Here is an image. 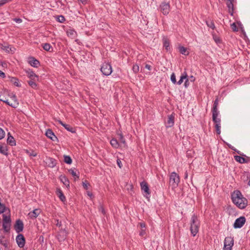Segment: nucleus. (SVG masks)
Instances as JSON below:
<instances>
[{
    "mask_svg": "<svg viewBox=\"0 0 250 250\" xmlns=\"http://www.w3.org/2000/svg\"><path fill=\"white\" fill-rule=\"evenodd\" d=\"M231 199L233 203L241 209L245 208L247 206V199L243 197L241 192L239 190L233 192L231 195Z\"/></svg>",
    "mask_w": 250,
    "mask_h": 250,
    "instance_id": "obj_1",
    "label": "nucleus"
},
{
    "mask_svg": "<svg viewBox=\"0 0 250 250\" xmlns=\"http://www.w3.org/2000/svg\"><path fill=\"white\" fill-rule=\"evenodd\" d=\"M200 227V222L197 217L194 214L193 215L191 218L190 230L193 236H195L198 232Z\"/></svg>",
    "mask_w": 250,
    "mask_h": 250,
    "instance_id": "obj_2",
    "label": "nucleus"
},
{
    "mask_svg": "<svg viewBox=\"0 0 250 250\" xmlns=\"http://www.w3.org/2000/svg\"><path fill=\"white\" fill-rule=\"evenodd\" d=\"M180 182L179 175L175 172H172L169 177V185L172 188H176Z\"/></svg>",
    "mask_w": 250,
    "mask_h": 250,
    "instance_id": "obj_3",
    "label": "nucleus"
},
{
    "mask_svg": "<svg viewBox=\"0 0 250 250\" xmlns=\"http://www.w3.org/2000/svg\"><path fill=\"white\" fill-rule=\"evenodd\" d=\"M101 71L103 75L109 76L112 72L111 65L108 63H104L101 68Z\"/></svg>",
    "mask_w": 250,
    "mask_h": 250,
    "instance_id": "obj_4",
    "label": "nucleus"
},
{
    "mask_svg": "<svg viewBox=\"0 0 250 250\" xmlns=\"http://www.w3.org/2000/svg\"><path fill=\"white\" fill-rule=\"evenodd\" d=\"M234 245V240L231 237H227L224 240V250H231Z\"/></svg>",
    "mask_w": 250,
    "mask_h": 250,
    "instance_id": "obj_5",
    "label": "nucleus"
},
{
    "mask_svg": "<svg viewBox=\"0 0 250 250\" xmlns=\"http://www.w3.org/2000/svg\"><path fill=\"white\" fill-rule=\"evenodd\" d=\"M140 186L142 191L144 192V195L147 198H149L150 192L147 183L143 181L140 183Z\"/></svg>",
    "mask_w": 250,
    "mask_h": 250,
    "instance_id": "obj_6",
    "label": "nucleus"
},
{
    "mask_svg": "<svg viewBox=\"0 0 250 250\" xmlns=\"http://www.w3.org/2000/svg\"><path fill=\"white\" fill-rule=\"evenodd\" d=\"M246 222V218L244 216H241L236 219L235 221L233 227L235 229L242 228Z\"/></svg>",
    "mask_w": 250,
    "mask_h": 250,
    "instance_id": "obj_7",
    "label": "nucleus"
},
{
    "mask_svg": "<svg viewBox=\"0 0 250 250\" xmlns=\"http://www.w3.org/2000/svg\"><path fill=\"white\" fill-rule=\"evenodd\" d=\"M160 9L164 15H167L170 11V5L169 2H162L160 6Z\"/></svg>",
    "mask_w": 250,
    "mask_h": 250,
    "instance_id": "obj_8",
    "label": "nucleus"
},
{
    "mask_svg": "<svg viewBox=\"0 0 250 250\" xmlns=\"http://www.w3.org/2000/svg\"><path fill=\"white\" fill-rule=\"evenodd\" d=\"M212 121L215 124V128L217 134L219 135L221 133V118L219 117L212 118Z\"/></svg>",
    "mask_w": 250,
    "mask_h": 250,
    "instance_id": "obj_9",
    "label": "nucleus"
},
{
    "mask_svg": "<svg viewBox=\"0 0 250 250\" xmlns=\"http://www.w3.org/2000/svg\"><path fill=\"white\" fill-rule=\"evenodd\" d=\"M16 240L17 243L20 248H21L24 246L25 240L22 234H18L16 237Z\"/></svg>",
    "mask_w": 250,
    "mask_h": 250,
    "instance_id": "obj_10",
    "label": "nucleus"
},
{
    "mask_svg": "<svg viewBox=\"0 0 250 250\" xmlns=\"http://www.w3.org/2000/svg\"><path fill=\"white\" fill-rule=\"evenodd\" d=\"M14 228L17 233L21 232L23 229V222L20 220H17Z\"/></svg>",
    "mask_w": 250,
    "mask_h": 250,
    "instance_id": "obj_11",
    "label": "nucleus"
},
{
    "mask_svg": "<svg viewBox=\"0 0 250 250\" xmlns=\"http://www.w3.org/2000/svg\"><path fill=\"white\" fill-rule=\"evenodd\" d=\"M27 76L31 79L34 81H38L39 80L38 76L31 70L28 69L25 70Z\"/></svg>",
    "mask_w": 250,
    "mask_h": 250,
    "instance_id": "obj_12",
    "label": "nucleus"
},
{
    "mask_svg": "<svg viewBox=\"0 0 250 250\" xmlns=\"http://www.w3.org/2000/svg\"><path fill=\"white\" fill-rule=\"evenodd\" d=\"M28 62L32 66L34 67H38L40 65L39 61L33 57L28 58Z\"/></svg>",
    "mask_w": 250,
    "mask_h": 250,
    "instance_id": "obj_13",
    "label": "nucleus"
},
{
    "mask_svg": "<svg viewBox=\"0 0 250 250\" xmlns=\"http://www.w3.org/2000/svg\"><path fill=\"white\" fill-rule=\"evenodd\" d=\"M163 44L164 47L165 48V49L167 51H170V41L169 39L166 37H164L163 38Z\"/></svg>",
    "mask_w": 250,
    "mask_h": 250,
    "instance_id": "obj_14",
    "label": "nucleus"
},
{
    "mask_svg": "<svg viewBox=\"0 0 250 250\" xmlns=\"http://www.w3.org/2000/svg\"><path fill=\"white\" fill-rule=\"evenodd\" d=\"M1 48L8 53H13L16 50L15 47L8 44H2Z\"/></svg>",
    "mask_w": 250,
    "mask_h": 250,
    "instance_id": "obj_15",
    "label": "nucleus"
},
{
    "mask_svg": "<svg viewBox=\"0 0 250 250\" xmlns=\"http://www.w3.org/2000/svg\"><path fill=\"white\" fill-rule=\"evenodd\" d=\"M46 164L49 167L52 168L56 166L57 163L55 159L48 157L46 159Z\"/></svg>",
    "mask_w": 250,
    "mask_h": 250,
    "instance_id": "obj_16",
    "label": "nucleus"
},
{
    "mask_svg": "<svg viewBox=\"0 0 250 250\" xmlns=\"http://www.w3.org/2000/svg\"><path fill=\"white\" fill-rule=\"evenodd\" d=\"M45 135L48 138H50L53 141H55L56 140H57V138L55 135L54 132L52 131V130L50 129H48L46 130Z\"/></svg>",
    "mask_w": 250,
    "mask_h": 250,
    "instance_id": "obj_17",
    "label": "nucleus"
},
{
    "mask_svg": "<svg viewBox=\"0 0 250 250\" xmlns=\"http://www.w3.org/2000/svg\"><path fill=\"white\" fill-rule=\"evenodd\" d=\"M10 98L12 101V102L11 103L10 106L12 107L16 108L19 105V102L17 99V97L15 95L12 94L10 95Z\"/></svg>",
    "mask_w": 250,
    "mask_h": 250,
    "instance_id": "obj_18",
    "label": "nucleus"
},
{
    "mask_svg": "<svg viewBox=\"0 0 250 250\" xmlns=\"http://www.w3.org/2000/svg\"><path fill=\"white\" fill-rule=\"evenodd\" d=\"M41 213V210L39 209H35L32 211L28 213V215L31 218H36Z\"/></svg>",
    "mask_w": 250,
    "mask_h": 250,
    "instance_id": "obj_19",
    "label": "nucleus"
},
{
    "mask_svg": "<svg viewBox=\"0 0 250 250\" xmlns=\"http://www.w3.org/2000/svg\"><path fill=\"white\" fill-rule=\"evenodd\" d=\"M174 117L172 115H169L168 116L167 120L166 122V127H172L174 125Z\"/></svg>",
    "mask_w": 250,
    "mask_h": 250,
    "instance_id": "obj_20",
    "label": "nucleus"
},
{
    "mask_svg": "<svg viewBox=\"0 0 250 250\" xmlns=\"http://www.w3.org/2000/svg\"><path fill=\"white\" fill-rule=\"evenodd\" d=\"M61 181L67 188H69V181L64 175H61L60 177Z\"/></svg>",
    "mask_w": 250,
    "mask_h": 250,
    "instance_id": "obj_21",
    "label": "nucleus"
},
{
    "mask_svg": "<svg viewBox=\"0 0 250 250\" xmlns=\"http://www.w3.org/2000/svg\"><path fill=\"white\" fill-rule=\"evenodd\" d=\"M57 196L59 197L60 199L62 202H64L66 200L65 197L62 191L60 188H58L56 191Z\"/></svg>",
    "mask_w": 250,
    "mask_h": 250,
    "instance_id": "obj_22",
    "label": "nucleus"
},
{
    "mask_svg": "<svg viewBox=\"0 0 250 250\" xmlns=\"http://www.w3.org/2000/svg\"><path fill=\"white\" fill-rule=\"evenodd\" d=\"M7 141V143L9 144L11 146H14L16 145L15 139L14 137L10 135V133H8V138Z\"/></svg>",
    "mask_w": 250,
    "mask_h": 250,
    "instance_id": "obj_23",
    "label": "nucleus"
},
{
    "mask_svg": "<svg viewBox=\"0 0 250 250\" xmlns=\"http://www.w3.org/2000/svg\"><path fill=\"white\" fill-rule=\"evenodd\" d=\"M234 159L236 161H237L241 164L248 163V161L246 159H245L240 156H238V155L235 156Z\"/></svg>",
    "mask_w": 250,
    "mask_h": 250,
    "instance_id": "obj_24",
    "label": "nucleus"
},
{
    "mask_svg": "<svg viewBox=\"0 0 250 250\" xmlns=\"http://www.w3.org/2000/svg\"><path fill=\"white\" fill-rule=\"evenodd\" d=\"M187 77H188V75H187V72L186 71L184 72L182 74V75L180 77V80L178 82H177L176 83H177L179 85L183 83V81L184 80H185L186 79H187Z\"/></svg>",
    "mask_w": 250,
    "mask_h": 250,
    "instance_id": "obj_25",
    "label": "nucleus"
},
{
    "mask_svg": "<svg viewBox=\"0 0 250 250\" xmlns=\"http://www.w3.org/2000/svg\"><path fill=\"white\" fill-rule=\"evenodd\" d=\"M68 171L75 179H79V176L75 168H71L68 170Z\"/></svg>",
    "mask_w": 250,
    "mask_h": 250,
    "instance_id": "obj_26",
    "label": "nucleus"
},
{
    "mask_svg": "<svg viewBox=\"0 0 250 250\" xmlns=\"http://www.w3.org/2000/svg\"><path fill=\"white\" fill-rule=\"evenodd\" d=\"M110 144L113 147L117 148L120 146V144L116 139H112L110 141Z\"/></svg>",
    "mask_w": 250,
    "mask_h": 250,
    "instance_id": "obj_27",
    "label": "nucleus"
},
{
    "mask_svg": "<svg viewBox=\"0 0 250 250\" xmlns=\"http://www.w3.org/2000/svg\"><path fill=\"white\" fill-rule=\"evenodd\" d=\"M179 52L183 55L187 56L189 54V52L188 51L187 48L184 46H179Z\"/></svg>",
    "mask_w": 250,
    "mask_h": 250,
    "instance_id": "obj_28",
    "label": "nucleus"
},
{
    "mask_svg": "<svg viewBox=\"0 0 250 250\" xmlns=\"http://www.w3.org/2000/svg\"><path fill=\"white\" fill-rule=\"evenodd\" d=\"M42 46L44 50L47 51H51L50 49H53L51 45L48 43H45L42 44Z\"/></svg>",
    "mask_w": 250,
    "mask_h": 250,
    "instance_id": "obj_29",
    "label": "nucleus"
},
{
    "mask_svg": "<svg viewBox=\"0 0 250 250\" xmlns=\"http://www.w3.org/2000/svg\"><path fill=\"white\" fill-rule=\"evenodd\" d=\"M66 33L68 36L71 38H74L76 34V32L72 29L68 30L66 32Z\"/></svg>",
    "mask_w": 250,
    "mask_h": 250,
    "instance_id": "obj_30",
    "label": "nucleus"
},
{
    "mask_svg": "<svg viewBox=\"0 0 250 250\" xmlns=\"http://www.w3.org/2000/svg\"><path fill=\"white\" fill-rule=\"evenodd\" d=\"M64 162L67 164H71L72 162V159L69 156L64 155Z\"/></svg>",
    "mask_w": 250,
    "mask_h": 250,
    "instance_id": "obj_31",
    "label": "nucleus"
},
{
    "mask_svg": "<svg viewBox=\"0 0 250 250\" xmlns=\"http://www.w3.org/2000/svg\"><path fill=\"white\" fill-rule=\"evenodd\" d=\"M36 81L31 80L28 81V84L33 88L36 89L37 87V84L35 83Z\"/></svg>",
    "mask_w": 250,
    "mask_h": 250,
    "instance_id": "obj_32",
    "label": "nucleus"
},
{
    "mask_svg": "<svg viewBox=\"0 0 250 250\" xmlns=\"http://www.w3.org/2000/svg\"><path fill=\"white\" fill-rule=\"evenodd\" d=\"M10 223H2V227L5 231L8 232L10 229Z\"/></svg>",
    "mask_w": 250,
    "mask_h": 250,
    "instance_id": "obj_33",
    "label": "nucleus"
},
{
    "mask_svg": "<svg viewBox=\"0 0 250 250\" xmlns=\"http://www.w3.org/2000/svg\"><path fill=\"white\" fill-rule=\"evenodd\" d=\"M212 118H215V117H219V111L218 110L217 108L212 109Z\"/></svg>",
    "mask_w": 250,
    "mask_h": 250,
    "instance_id": "obj_34",
    "label": "nucleus"
},
{
    "mask_svg": "<svg viewBox=\"0 0 250 250\" xmlns=\"http://www.w3.org/2000/svg\"><path fill=\"white\" fill-rule=\"evenodd\" d=\"M63 127L67 130H68V131H70L71 132H72V133L75 132V129L73 127H72L71 126L65 124V125L63 126Z\"/></svg>",
    "mask_w": 250,
    "mask_h": 250,
    "instance_id": "obj_35",
    "label": "nucleus"
},
{
    "mask_svg": "<svg viewBox=\"0 0 250 250\" xmlns=\"http://www.w3.org/2000/svg\"><path fill=\"white\" fill-rule=\"evenodd\" d=\"M3 223H11V219L9 216L3 215Z\"/></svg>",
    "mask_w": 250,
    "mask_h": 250,
    "instance_id": "obj_36",
    "label": "nucleus"
},
{
    "mask_svg": "<svg viewBox=\"0 0 250 250\" xmlns=\"http://www.w3.org/2000/svg\"><path fill=\"white\" fill-rule=\"evenodd\" d=\"M119 137H120L119 141H120V143L122 144L124 146H126V144L125 140V139L124 138L123 135L121 134L119 135Z\"/></svg>",
    "mask_w": 250,
    "mask_h": 250,
    "instance_id": "obj_37",
    "label": "nucleus"
},
{
    "mask_svg": "<svg viewBox=\"0 0 250 250\" xmlns=\"http://www.w3.org/2000/svg\"><path fill=\"white\" fill-rule=\"evenodd\" d=\"M26 153L30 156L35 157L37 155V153L33 150H26Z\"/></svg>",
    "mask_w": 250,
    "mask_h": 250,
    "instance_id": "obj_38",
    "label": "nucleus"
},
{
    "mask_svg": "<svg viewBox=\"0 0 250 250\" xmlns=\"http://www.w3.org/2000/svg\"><path fill=\"white\" fill-rule=\"evenodd\" d=\"M206 23L208 27L211 28L212 29H214L215 27L214 22L211 21H207Z\"/></svg>",
    "mask_w": 250,
    "mask_h": 250,
    "instance_id": "obj_39",
    "label": "nucleus"
},
{
    "mask_svg": "<svg viewBox=\"0 0 250 250\" xmlns=\"http://www.w3.org/2000/svg\"><path fill=\"white\" fill-rule=\"evenodd\" d=\"M11 82L17 86L19 87L21 86L18 79L15 78H13L11 79Z\"/></svg>",
    "mask_w": 250,
    "mask_h": 250,
    "instance_id": "obj_40",
    "label": "nucleus"
},
{
    "mask_svg": "<svg viewBox=\"0 0 250 250\" xmlns=\"http://www.w3.org/2000/svg\"><path fill=\"white\" fill-rule=\"evenodd\" d=\"M132 70L135 73H137L139 71V66L137 64H134L132 67Z\"/></svg>",
    "mask_w": 250,
    "mask_h": 250,
    "instance_id": "obj_41",
    "label": "nucleus"
},
{
    "mask_svg": "<svg viewBox=\"0 0 250 250\" xmlns=\"http://www.w3.org/2000/svg\"><path fill=\"white\" fill-rule=\"evenodd\" d=\"M170 79L171 82L174 83L175 84L177 83L176 80V76L174 73H172V74L171 75Z\"/></svg>",
    "mask_w": 250,
    "mask_h": 250,
    "instance_id": "obj_42",
    "label": "nucleus"
},
{
    "mask_svg": "<svg viewBox=\"0 0 250 250\" xmlns=\"http://www.w3.org/2000/svg\"><path fill=\"white\" fill-rule=\"evenodd\" d=\"M83 186L84 189H87L90 186L89 183L87 181H84L83 182Z\"/></svg>",
    "mask_w": 250,
    "mask_h": 250,
    "instance_id": "obj_43",
    "label": "nucleus"
},
{
    "mask_svg": "<svg viewBox=\"0 0 250 250\" xmlns=\"http://www.w3.org/2000/svg\"><path fill=\"white\" fill-rule=\"evenodd\" d=\"M0 153H1V154H6L7 153H6V150L5 149V148L0 145Z\"/></svg>",
    "mask_w": 250,
    "mask_h": 250,
    "instance_id": "obj_44",
    "label": "nucleus"
},
{
    "mask_svg": "<svg viewBox=\"0 0 250 250\" xmlns=\"http://www.w3.org/2000/svg\"><path fill=\"white\" fill-rule=\"evenodd\" d=\"M230 26H231L232 30L233 31L236 32V31H238V28H237V26L235 23H233L231 24Z\"/></svg>",
    "mask_w": 250,
    "mask_h": 250,
    "instance_id": "obj_45",
    "label": "nucleus"
},
{
    "mask_svg": "<svg viewBox=\"0 0 250 250\" xmlns=\"http://www.w3.org/2000/svg\"><path fill=\"white\" fill-rule=\"evenodd\" d=\"M5 132L4 130L0 127V140H1L4 137Z\"/></svg>",
    "mask_w": 250,
    "mask_h": 250,
    "instance_id": "obj_46",
    "label": "nucleus"
},
{
    "mask_svg": "<svg viewBox=\"0 0 250 250\" xmlns=\"http://www.w3.org/2000/svg\"><path fill=\"white\" fill-rule=\"evenodd\" d=\"M218 104V100H217V99H216V100H215V101L214 102V104H213V105L212 109H216V108H217Z\"/></svg>",
    "mask_w": 250,
    "mask_h": 250,
    "instance_id": "obj_47",
    "label": "nucleus"
},
{
    "mask_svg": "<svg viewBox=\"0 0 250 250\" xmlns=\"http://www.w3.org/2000/svg\"><path fill=\"white\" fill-rule=\"evenodd\" d=\"M58 21L61 22H63L65 21V18L63 16H60L58 17Z\"/></svg>",
    "mask_w": 250,
    "mask_h": 250,
    "instance_id": "obj_48",
    "label": "nucleus"
},
{
    "mask_svg": "<svg viewBox=\"0 0 250 250\" xmlns=\"http://www.w3.org/2000/svg\"><path fill=\"white\" fill-rule=\"evenodd\" d=\"M188 81H189L188 78L187 77V79H185V83H184L185 86L186 87H188V85H189V83Z\"/></svg>",
    "mask_w": 250,
    "mask_h": 250,
    "instance_id": "obj_49",
    "label": "nucleus"
},
{
    "mask_svg": "<svg viewBox=\"0 0 250 250\" xmlns=\"http://www.w3.org/2000/svg\"><path fill=\"white\" fill-rule=\"evenodd\" d=\"M117 164L120 168H121L122 167V163L120 159H118L117 160Z\"/></svg>",
    "mask_w": 250,
    "mask_h": 250,
    "instance_id": "obj_50",
    "label": "nucleus"
},
{
    "mask_svg": "<svg viewBox=\"0 0 250 250\" xmlns=\"http://www.w3.org/2000/svg\"><path fill=\"white\" fill-rule=\"evenodd\" d=\"M11 0H0V6L5 4L6 3L10 1Z\"/></svg>",
    "mask_w": 250,
    "mask_h": 250,
    "instance_id": "obj_51",
    "label": "nucleus"
},
{
    "mask_svg": "<svg viewBox=\"0 0 250 250\" xmlns=\"http://www.w3.org/2000/svg\"><path fill=\"white\" fill-rule=\"evenodd\" d=\"M146 234V230L145 229H142L141 230L140 232V236H144Z\"/></svg>",
    "mask_w": 250,
    "mask_h": 250,
    "instance_id": "obj_52",
    "label": "nucleus"
},
{
    "mask_svg": "<svg viewBox=\"0 0 250 250\" xmlns=\"http://www.w3.org/2000/svg\"><path fill=\"white\" fill-rule=\"evenodd\" d=\"M99 210L104 215L105 213L104 209L102 206H101L99 208Z\"/></svg>",
    "mask_w": 250,
    "mask_h": 250,
    "instance_id": "obj_53",
    "label": "nucleus"
},
{
    "mask_svg": "<svg viewBox=\"0 0 250 250\" xmlns=\"http://www.w3.org/2000/svg\"><path fill=\"white\" fill-rule=\"evenodd\" d=\"M13 20L17 23H21L22 22V20L20 18H15Z\"/></svg>",
    "mask_w": 250,
    "mask_h": 250,
    "instance_id": "obj_54",
    "label": "nucleus"
},
{
    "mask_svg": "<svg viewBox=\"0 0 250 250\" xmlns=\"http://www.w3.org/2000/svg\"><path fill=\"white\" fill-rule=\"evenodd\" d=\"M190 80L191 82H194L195 80V78L194 76H190L188 79V80Z\"/></svg>",
    "mask_w": 250,
    "mask_h": 250,
    "instance_id": "obj_55",
    "label": "nucleus"
},
{
    "mask_svg": "<svg viewBox=\"0 0 250 250\" xmlns=\"http://www.w3.org/2000/svg\"><path fill=\"white\" fill-rule=\"evenodd\" d=\"M139 224L142 229H144V228H145L146 227V224L144 223L141 222V223H140Z\"/></svg>",
    "mask_w": 250,
    "mask_h": 250,
    "instance_id": "obj_56",
    "label": "nucleus"
},
{
    "mask_svg": "<svg viewBox=\"0 0 250 250\" xmlns=\"http://www.w3.org/2000/svg\"><path fill=\"white\" fill-rule=\"evenodd\" d=\"M145 68L148 69V70H150L151 69V66L148 64H146Z\"/></svg>",
    "mask_w": 250,
    "mask_h": 250,
    "instance_id": "obj_57",
    "label": "nucleus"
},
{
    "mask_svg": "<svg viewBox=\"0 0 250 250\" xmlns=\"http://www.w3.org/2000/svg\"><path fill=\"white\" fill-rule=\"evenodd\" d=\"M0 77L4 78L5 77V75L4 74V73H3V72H2L0 70Z\"/></svg>",
    "mask_w": 250,
    "mask_h": 250,
    "instance_id": "obj_58",
    "label": "nucleus"
},
{
    "mask_svg": "<svg viewBox=\"0 0 250 250\" xmlns=\"http://www.w3.org/2000/svg\"><path fill=\"white\" fill-rule=\"evenodd\" d=\"M80 1L82 4H85L87 3V0H78Z\"/></svg>",
    "mask_w": 250,
    "mask_h": 250,
    "instance_id": "obj_59",
    "label": "nucleus"
},
{
    "mask_svg": "<svg viewBox=\"0 0 250 250\" xmlns=\"http://www.w3.org/2000/svg\"><path fill=\"white\" fill-rule=\"evenodd\" d=\"M3 102L6 103V104H7L9 105H10V104H11V103L10 102H9L7 99H5V100H3Z\"/></svg>",
    "mask_w": 250,
    "mask_h": 250,
    "instance_id": "obj_60",
    "label": "nucleus"
},
{
    "mask_svg": "<svg viewBox=\"0 0 250 250\" xmlns=\"http://www.w3.org/2000/svg\"><path fill=\"white\" fill-rule=\"evenodd\" d=\"M6 99V98H4V97H2L1 96H0V101L3 102V100H5Z\"/></svg>",
    "mask_w": 250,
    "mask_h": 250,
    "instance_id": "obj_61",
    "label": "nucleus"
},
{
    "mask_svg": "<svg viewBox=\"0 0 250 250\" xmlns=\"http://www.w3.org/2000/svg\"><path fill=\"white\" fill-rule=\"evenodd\" d=\"M58 122L59 124H60L61 125H62L63 126L65 125V124L63 123L62 122L61 120H58Z\"/></svg>",
    "mask_w": 250,
    "mask_h": 250,
    "instance_id": "obj_62",
    "label": "nucleus"
},
{
    "mask_svg": "<svg viewBox=\"0 0 250 250\" xmlns=\"http://www.w3.org/2000/svg\"><path fill=\"white\" fill-rule=\"evenodd\" d=\"M188 173L186 172V173H185V179H187V178H188Z\"/></svg>",
    "mask_w": 250,
    "mask_h": 250,
    "instance_id": "obj_63",
    "label": "nucleus"
},
{
    "mask_svg": "<svg viewBox=\"0 0 250 250\" xmlns=\"http://www.w3.org/2000/svg\"><path fill=\"white\" fill-rule=\"evenodd\" d=\"M248 185H249V186H250V180H249V182H248Z\"/></svg>",
    "mask_w": 250,
    "mask_h": 250,
    "instance_id": "obj_64",
    "label": "nucleus"
}]
</instances>
